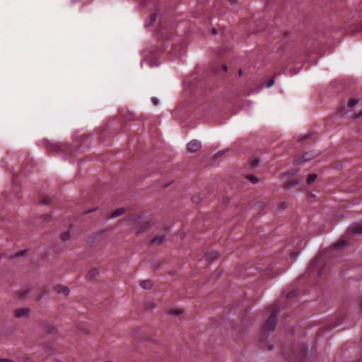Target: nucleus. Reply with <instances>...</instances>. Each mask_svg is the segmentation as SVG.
<instances>
[{
	"label": "nucleus",
	"mask_w": 362,
	"mask_h": 362,
	"mask_svg": "<svg viewBox=\"0 0 362 362\" xmlns=\"http://www.w3.org/2000/svg\"><path fill=\"white\" fill-rule=\"evenodd\" d=\"M243 70H240V71H239V74H240V76H242V75H243Z\"/></svg>",
	"instance_id": "4c0bfd02"
},
{
	"label": "nucleus",
	"mask_w": 362,
	"mask_h": 362,
	"mask_svg": "<svg viewBox=\"0 0 362 362\" xmlns=\"http://www.w3.org/2000/svg\"><path fill=\"white\" fill-rule=\"evenodd\" d=\"M4 255V254H1V255H0V259H1Z\"/></svg>",
	"instance_id": "c03bdc74"
},
{
	"label": "nucleus",
	"mask_w": 362,
	"mask_h": 362,
	"mask_svg": "<svg viewBox=\"0 0 362 362\" xmlns=\"http://www.w3.org/2000/svg\"><path fill=\"white\" fill-rule=\"evenodd\" d=\"M95 210V209H92V210H88V211H86V214H89V213H90V212H92V211H93Z\"/></svg>",
	"instance_id": "e433bc0d"
},
{
	"label": "nucleus",
	"mask_w": 362,
	"mask_h": 362,
	"mask_svg": "<svg viewBox=\"0 0 362 362\" xmlns=\"http://www.w3.org/2000/svg\"><path fill=\"white\" fill-rule=\"evenodd\" d=\"M30 292V290L29 288H23L21 291L19 296L21 298H25Z\"/></svg>",
	"instance_id": "412c9836"
},
{
	"label": "nucleus",
	"mask_w": 362,
	"mask_h": 362,
	"mask_svg": "<svg viewBox=\"0 0 362 362\" xmlns=\"http://www.w3.org/2000/svg\"><path fill=\"white\" fill-rule=\"evenodd\" d=\"M298 289H293V290H291L289 292H288L286 294V298L287 300H290L296 296H298Z\"/></svg>",
	"instance_id": "f3484780"
},
{
	"label": "nucleus",
	"mask_w": 362,
	"mask_h": 362,
	"mask_svg": "<svg viewBox=\"0 0 362 362\" xmlns=\"http://www.w3.org/2000/svg\"><path fill=\"white\" fill-rule=\"evenodd\" d=\"M165 240V235L162 234V235H158L156 238H153L151 240L150 244L151 245L155 244L157 245H160L163 243H164Z\"/></svg>",
	"instance_id": "f8f14e48"
},
{
	"label": "nucleus",
	"mask_w": 362,
	"mask_h": 362,
	"mask_svg": "<svg viewBox=\"0 0 362 362\" xmlns=\"http://www.w3.org/2000/svg\"><path fill=\"white\" fill-rule=\"evenodd\" d=\"M151 101H152V103H153L154 105H158V103H159L158 100L156 98H155V97H152L151 98Z\"/></svg>",
	"instance_id": "bb28decb"
},
{
	"label": "nucleus",
	"mask_w": 362,
	"mask_h": 362,
	"mask_svg": "<svg viewBox=\"0 0 362 362\" xmlns=\"http://www.w3.org/2000/svg\"><path fill=\"white\" fill-rule=\"evenodd\" d=\"M307 354V348L304 344L298 345L293 350L292 358L297 362H303Z\"/></svg>",
	"instance_id": "f03ea898"
},
{
	"label": "nucleus",
	"mask_w": 362,
	"mask_h": 362,
	"mask_svg": "<svg viewBox=\"0 0 362 362\" xmlns=\"http://www.w3.org/2000/svg\"><path fill=\"white\" fill-rule=\"evenodd\" d=\"M248 180L253 184H256L258 182V178L255 175H249Z\"/></svg>",
	"instance_id": "5701e85b"
},
{
	"label": "nucleus",
	"mask_w": 362,
	"mask_h": 362,
	"mask_svg": "<svg viewBox=\"0 0 362 362\" xmlns=\"http://www.w3.org/2000/svg\"><path fill=\"white\" fill-rule=\"evenodd\" d=\"M317 174H315V173L310 174L308 176L306 182L308 184L310 185V184L313 183V182H315L317 180Z\"/></svg>",
	"instance_id": "6ab92c4d"
},
{
	"label": "nucleus",
	"mask_w": 362,
	"mask_h": 362,
	"mask_svg": "<svg viewBox=\"0 0 362 362\" xmlns=\"http://www.w3.org/2000/svg\"><path fill=\"white\" fill-rule=\"evenodd\" d=\"M361 116H362V110H361V112L358 115L356 116V118H358Z\"/></svg>",
	"instance_id": "c9c22d12"
},
{
	"label": "nucleus",
	"mask_w": 362,
	"mask_h": 362,
	"mask_svg": "<svg viewBox=\"0 0 362 362\" xmlns=\"http://www.w3.org/2000/svg\"><path fill=\"white\" fill-rule=\"evenodd\" d=\"M79 0H72V2L73 3H76L77 1H78Z\"/></svg>",
	"instance_id": "a19ab883"
},
{
	"label": "nucleus",
	"mask_w": 362,
	"mask_h": 362,
	"mask_svg": "<svg viewBox=\"0 0 362 362\" xmlns=\"http://www.w3.org/2000/svg\"><path fill=\"white\" fill-rule=\"evenodd\" d=\"M319 155V152L318 151H310V152H307L305 153L302 157H300V158L297 159L296 160V162L297 163H306L309 160H311L312 159L316 158L317 156Z\"/></svg>",
	"instance_id": "20e7f679"
},
{
	"label": "nucleus",
	"mask_w": 362,
	"mask_h": 362,
	"mask_svg": "<svg viewBox=\"0 0 362 362\" xmlns=\"http://www.w3.org/2000/svg\"><path fill=\"white\" fill-rule=\"evenodd\" d=\"M300 254V250L297 247H293L292 250H291L289 255L287 257V259L291 261H294Z\"/></svg>",
	"instance_id": "9d476101"
},
{
	"label": "nucleus",
	"mask_w": 362,
	"mask_h": 362,
	"mask_svg": "<svg viewBox=\"0 0 362 362\" xmlns=\"http://www.w3.org/2000/svg\"><path fill=\"white\" fill-rule=\"evenodd\" d=\"M124 213V209L123 208L117 209L115 210L114 211H112V213L110 215V218H115L119 216L122 215Z\"/></svg>",
	"instance_id": "dca6fc26"
},
{
	"label": "nucleus",
	"mask_w": 362,
	"mask_h": 362,
	"mask_svg": "<svg viewBox=\"0 0 362 362\" xmlns=\"http://www.w3.org/2000/svg\"><path fill=\"white\" fill-rule=\"evenodd\" d=\"M155 307V305L153 304L151 305H147L146 307V309H152Z\"/></svg>",
	"instance_id": "2f4dec72"
},
{
	"label": "nucleus",
	"mask_w": 362,
	"mask_h": 362,
	"mask_svg": "<svg viewBox=\"0 0 362 362\" xmlns=\"http://www.w3.org/2000/svg\"><path fill=\"white\" fill-rule=\"evenodd\" d=\"M30 312L29 308H19L16 310L14 315L16 317H28Z\"/></svg>",
	"instance_id": "1a4fd4ad"
},
{
	"label": "nucleus",
	"mask_w": 362,
	"mask_h": 362,
	"mask_svg": "<svg viewBox=\"0 0 362 362\" xmlns=\"http://www.w3.org/2000/svg\"><path fill=\"white\" fill-rule=\"evenodd\" d=\"M55 332V328L52 327L51 329L49 330V334H54Z\"/></svg>",
	"instance_id": "c756f323"
},
{
	"label": "nucleus",
	"mask_w": 362,
	"mask_h": 362,
	"mask_svg": "<svg viewBox=\"0 0 362 362\" xmlns=\"http://www.w3.org/2000/svg\"><path fill=\"white\" fill-rule=\"evenodd\" d=\"M156 19V15L154 14L153 16V21H155Z\"/></svg>",
	"instance_id": "58836bf2"
},
{
	"label": "nucleus",
	"mask_w": 362,
	"mask_h": 362,
	"mask_svg": "<svg viewBox=\"0 0 362 362\" xmlns=\"http://www.w3.org/2000/svg\"><path fill=\"white\" fill-rule=\"evenodd\" d=\"M41 203H42V204H48V202H47V201H46V200H44V199H43V200H42V201H41Z\"/></svg>",
	"instance_id": "f704fd0d"
},
{
	"label": "nucleus",
	"mask_w": 362,
	"mask_h": 362,
	"mask_svg": "<svg viewBox=\"0 0 362 362\" xmlns=\"http://www.w3.org/2000/svg\"><path fill=\"white\" fill-rule=\"evenodd\" d=\"M54 291L58 293H62L64 296H67L69 293V289L67 286L62 285H57L54 286Z\"/></svg>",
	"instance_id": "9b49d317"
},
{
	"label": "nucleus",
	"mask_w": 362,
	"mask_h": 362,
	"mask_svg": "<svg viewBox=\"0 0 362 362\" xmlns=\"http://www.w3.org/2000/svg\"><path fill=\"white\" fill-rule=\"evenodd\" d=\"M71 238V233L66 231L62 235V239L64 241H66Z\"/></svg>",
	"instance_id": "4be33fe9"
},
{
	"label": "nucleus",
	"mask_w": 362,
	"mask_h": 362,
	"mask_svg": "<svg viewBox=\"0 0 362 362\" xmlns=\"http://www.w3.org/2000/svg\"><path fill=\"white\" fill-rule=\"evenodd\" d=\"M153 283L151 280H143L141 281V286L144 289H150L153 287Z\"/></svg>",
	"instance_id": "2eb2a0df"
},
{
	"label": "nucleus",
	"mask_w": 362,
	"mask_h": 362,
	"mask_svg": "<svg viewBox=\"0 0 362 362\" xmlns=\"http://www.w3.org/2000/svg\"><path fill=\"white\" fill-rule=\"evenodd\" d=\"M339 324H340V323L339 322V323H337V324H334V325H333L330 326V327H329V329H332V328H334V327H335L338 326Z\"/></svg>",
	"instance_id": "7c9ffc66"
},
{
	"label": "nucleus",
	"mask_w": 362,
	"mask_h": 362,
	"mask_svg": "<svg viewBox=\"0 0 362 362\" xmlns=\"http://www.w3.org/2000/svg\"><path fill=\"white\" fill-rule=\"evenodd\" d=\"M43 142L46 145L47 148L50 151H55L57 149H59L60 147L59 145H58L57 144H52L47 139L43 140Z\"/></svg>",
	"instance_id": "4468645a"
},
{
	"label": "nucleus",
	"mask_w": 362,
	"mask_h": 362,
	"mask_svg": "<svg viewBox=\"0 0 362 362\" xmlns=\"http://www.w3.org/2000/svg\"><path fill=\"white\" fill-rule=\"evenodd\" d=\"M358 103V100L356 98H351L348 103V107L349 109H352Z\"/></svg>",
	"instance_id": "aec40b11"
},
{
	"label": "nucleus",
	"mask_w": 362,
	"mask_h": 362,
	"mask_svg": "<svg viewBox=\"0 0 362 362\" xmlns=\"http://www.w3.org/2000/svg\"><path fill=\"white\" fill-rule=\"evenodd\" d=\"M274 83V79H271L270 81H268L267 84V88H269L271 87L272 86H273Z\"/></svg>",
	"instance_id": "cd10ccee"
},
{
	"label": "nucleus",
	"mask_w": 362,
	"mask_h": 362,
	"mask_svg": "<svg viewBox=\"0 0 362 362\" xmlns=\"http://www.w3.org/2000/svg\"><path fill=\"white\" fill-rule=\"evenodd\" d=\"M28 252V250H22L16 253H15L14 255H13L12 256H11V259H14V258H21V257H23L25 256V255Z\"/></svg>",
	"instance_id": "a211bd4d"
},
{
	"label": "nucleus",
	"mask_w": 362,
	"mask_h": 362,
	"mask_svg": "<svg viewBox=\"0 0 362 362\" xmlns=\"http://www.w3.org/2000/svg\"><path fill=\"white\" fill-rule=\"evenodd\" d=\"M42 297V295H41L40 296L38 297V300H40Z\"/></svg>",
	"instance_id": "79ce46f5"
},
{
	"label": "nucleus",
	"mask_w": 362,
	"mask_h": 362,
	"mask_svg": "<svg viewBox=\"0 0 362 362\" xmlns=\"http://www.w3.org/2000/svg\"><path fill=\"white\" fill-rule=\"evenodd\" d=\"M137 233H140L150 227L148 223L146 221H140L137 225Z\"/></svg>",
	"instance_id": "ddd939ff"
},
{
	"label": "nucleus",
	"mask_w": 362,
	"mask_h": 362,
	"mask_svg": "<svg viewBox=\"0 0 362 362\" xmlns=\"http://www.w3.org/2000/svg\"><path fill=\"white\" fill-rule=\"evenodd\" d=\"M182 313L181 310H177V309H171L170 310V314L172 315H178Z\"/></svg>",
	"instance_id": "393cba45"
},
{
	"label": "nucleus",
	"mask_w": 362,
	"mask_h": 362,
	"mask_svg": "<svg viewBox=\"0 0 362 362\" xmlns=\"http://www.w3.org/2000/svg\"><path fill=\"white\" fill-rule=\"evenodd\" d=\"M356 362H362V359H359Z\"/></svg>",
	"instance_id": "37998d69"
},
{
	"label": "nucleus",
	"mask_w": 362,
	"mask_h": 362,
	"mask_svg": "<svg viewBox=\"0 0 362 362\" xmlns=\"http://www.w3.org/2000/svg\"><path fill=\"white\" fill-rule=\"evenodd\" d=\"M310 139V136H304L301 139V140H305V139Z\"/></svg>",
	"instance_id": "72a5a7b5"
},
{
	"label": "nucleus",
	"mask_w": 362,
	"mask_h": 362,
	"mask_svg": "<svg viewBox=\"0 0 362 362\" xmlns=\"http://www.w3.org/2000/svg\"><path fill=\"white\" fill-rule=\"evenodd\" d=\"M0 362H13L12 360L10 359H2L0 358Z\"/></svg>",
	"instance_id": "c85d7f7f"
},
{
	"label": "nucleus",
	"mask_w": 362,
	"mask_h": 362,
	"mask_svg": "<svg viewBox=\"0 0 362 362\" xmlns=\"http://www.w3.org/2000/svg\"><path fill=\"white\" fill-rule=\"evenodd\" d=\"M201 142L196 139H193L187 144V149L192 153H195L198 151L201 148Z\"/></svg>",
	"instance_id": "423d86ee"
},
{
	"label": "nucleus",
	"mask_w": 362,
	"mask_h": 362,
	"mask_svg": "<svg viewBox=\"0 0 362 362\" xmlns=\"http://www.w3.org/2000/svg\"><path fill=\"white\" fill-rule=\"evenodd\" d=\"M279 311L280 306L279 305H274L269 308V312L270 313V315L267 322L263 326L262 340H265L267 339V335L270 332L274 331Z\"/></svg>",
	"instance_id": "f257e3e1"
},
{
	"label": "nucleus",
	"mask_w": 362,
	"mask_h": 362,
	"mask_svg": "<svg viewBox=\"0 0 362 362\" xmlns=\"http://www.w3.org/2000/svg\"><path fill=\"white\" fill-rule=\"evenodd\" d=\"M19 362H32V361L29 358H27L25 356H21V358H19Z\"/></svg>",
	"instance_id": "a878e982"
},
{
	"label": "nucleus",
	"mask_w": 362,
	"mask_h": 362,
	"mask_svg": "<svg viewBox=\"0 0 362 362\" xmlns=\"http://www.w3.org/2000/svg\"><path fill=\"white\" fill-rule=\"evenodd\" d=\"M350 234H362V221L351 224L348 228Z\"/></svg>",
	"instance_id": "39448f33"
},
{
	"label": "nucleus",
	"mask_w": 362,
	"mask_h": 362,
	"mask_svg": "<svg viewBox=\"0 0 362 362\" xmlns=\"http://www.w3.org/2000/svg\"><path fill=\"white\" fill-rule=\"evenodd\" d=\"M223 68L226 71L227 70V67L226 65H223Z\"/></svg>",
	"instance_id": "ea45409f"
},
{
	"label": "nucleus",
	"mask_w": 362,
	"mask_h": 362,
	"mask_svg": "<svg viewBox=\"0 0 362 362\" xmlns=\"http://www.w3.org/2000/svg\"><path fill=\"white\" fill-rule=\"evenodd\" d=\"M211 33H212V34H213V35H216V34H217V30H216V29L213 28V29H212V30H211Z\"/></svg>",
	"instance_id": "473e14b6"
},
{
	"label": "nucleus",
	"mask_w": 362,
	"mask_h": 362,
	"mask_svg": "<svg viewBox=\"0 0 362 362\" xmlns=\"http://www.w3.org/2000/svg\"><path fill=\"white\" fill-rule=\"evenodd\" d=\"M259 159L258 158H253L252 160H251V167L252 168H257L259 165Z\"/></svg>",
	"instance_id": "b1692460"
},
{
	"label": "nucleus",
	"mask_w": 362,
	"mask_h": 362,
	"mask_svg": "<svg viewBox=\"0 0 362 362\" xmlns=\"http://www.w3.org/2000/svg\"><path fill=\"white\" fill-rule=\"evenodd\" d=\"M323 266V262L322 261V257L317 256L314 258L310 263L309 269L311 272L319 271Z\"/></svg>",
	"instance_id": "7ed1b4c3"
},
{
	"label": "nucleus",
	"mask_w": 362,
	"mask_h": 362,
	"mask_svg": "<svg viewBox=\"0 0 362 362\" xmlns=\"http://www.w3.org/2000/svg\"><path fill=\"white\" fill-rule=\"evenodd\" d=\"M219 257V252L216 250H211L205 253L203 258L209 262H213Z\"/></svg>",
	"instance_id": "0eeeda50"
},
{
	"label": "nucleus",
	"mask_w": 362,
	"mask_h": 362,
	"mask_svg": "<svg viewBox=\"0 0 362 362\" xmlns=\"http://www.w3.org/2000/svg\"><path fill=\"white\" fill-rule=\"evenodd\" d=\"M349 245V241L346 239L341 238L337 242L334 243L332 245V247L334 248V249L341 250V249H344L346 247H347Z\"/></svg>",
	"instance_id": "6e6552de"
}]
</instances>
